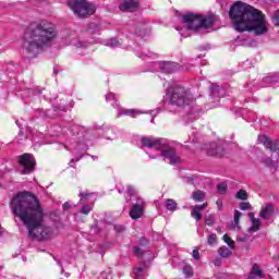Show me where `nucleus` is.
Masks as SVG:
<instances>
[{"label": "nucleus", "instance_id": "0eeeda50", "mask_svg": "<svg viewBox=\"0 0 279 279\" xmlns=\"http://www.w3.org/2000/svg\"><path fill=\"white\" fill-rule=\"evenodd\" d=\"M165 101L168 106L184 108V106L193 104V94L180 85L172 86L166 90Z\"/></svg>", "mask_w": 279, "mask_h": 279}, {"label": "nucleus", "instance_id": "a19ab883", "mask_svg": "<svg viewBox=\"0 0 279 279\" xmlns=\"http://www.w3.org/2000/svg\"><path fill=\"white\" fill-rule=\"evenodd\" d=\"M256 112L250 111L247 114V121H256Z\"/></svg>", "mask_w": 279, "mask_h": 279}, {"label": "nucleus", "instance_id": "39448f33", "mask_svg": "<svg viewBox=\"0 0 279 279\" xmlns=\"http://www.w3.org/2000/svg\"><path fill=\"white\" fill-rule=\"evenodd\" d=\"M182 21L187 26H178L175 27V29L183 38H186V36H189V34L186 33L190 29H192L193 32H197L203 27L205 29H208V27H213V25H215V17L213 15L204 16L191 13L183 15Z\"/></svg>", "mask_w": 279, "mask_h": 279}, {"label": "nucleus", "instance_id": "1a4fd4ad", "mask_svg": "<svg viewBox=\"0 0 279 279\" xmlns=\"http://www.w3.org/2000/svg\"><path fill=\"white\" fill-rule=\"evenodd\" d=\"M68 4L76 16H90L97 10L95 4L86 0H69Z\"/></svg>", "mask_w": 279, "mask_h": 279}, {"label": "nucleus", "instance_id": "2f4dec72", "mask_svg": "<svg viewBox=\"0 0 279 279\" xmlns=\"http://www.w3.org/2000/svg\"><path fill=\"white\" fill-rule=\"evenodd\" d=\"M27 138H32V136L31 135L25 136L23 134V131H20L19 135L15 137V141L21 145V143H23Z\"/></svg>", "mask_w": 279, "mask_h": 279}, {"label": "nucleus", "instance_id": "5fc2aeb1", "mask_svg": "<svg viewBox=\"0 0 279 279\" xmlns=\"http://www.w3.org/2000/svg\"><path fill=\"white\" fill-rule=\"evenodd\" d=\"M26 93H32V90H31V89H27Z\"/></svg>", "mask_w": 279, "mask_h": 279}, {"label": "nucleus", "instance_id": "f03ea898", "mask_svg": "<svg viewBox=\"0 0 279 279\" xmlns=\"http://www.w3.org/2000/svg\"><path fill=\"white\" fill-rule=\"evenodd\" d=\"M229 16L236 32H254L255 36H263L269 32L265 14L245 2L236 1L231 7Z\"/></svg>", "mask_w": 279, "mask_h": 279}, {"label": "nucleus", "instance_id": "72a5a7b5", "mask_svg": "<svg viewBox=\"0 0 279 279\" xmlns=\"http://www.w3.org/2000/svg\"><path fill=\"white\" fill-rule=\"evenodd\" d=\"M126 194H129L130 197H135V199L140 197L136 195V189H134L132 185L126 187Z\"/></svg>", "mask_w": 279, "mask_h": 279}, {"label": "nucleus", "instance_id": "3c124183", "mask_svg": "<svg viewBox=\"0 0 279 279\" xmlns=\"http://www.w3.org/2000/svg\"><path fill=\"white\" fill-rule=\"evenodd\" d=\"M247 86H248V88H251V90H254V87H252L251 84H248Z\"/></svg>", "mask_w": 279, "mask_h": 279}, {"label": "nucleus", "instance_id": "4c0bfd02", "mask_svg": "<svg viewBox=\"0 0 279 279\" xmlns=\"http://www.w3.org/2000/svg\"><path fill=\"white\" fill-rule=\"evenodd\" d=\"M217 189H218V191L220 192V193H226V191H228V184H226V183H219L218 185H217Z\"/></svg>", "mask_w": 279, "mask_h": 279}, {"label": "nucleus", "instance_id": "f704fd0d", "mask_svg": "<svg viewBox=\"0 0 279 279\" xmlns=\"http://www.w3.org/2000/svg\"><path fill=\"white\" fill-rule=\"evenodd\" d=\"M191 215L193 219H196V221H202V213H199L197 209L193 208Z\"/></svg>", "mask_w": 279, "mask_h": 279}, {"label": "nucleus", "instance_id": "8fccbe9b", "mask_svg": "<svg viewBox=\"0 0 279 279\" xmlns=\"http://www.w3.org/2000/svg\"><path fill=\"white\" fill-rule=\"evenodd\" d=\"M62 207L63 210H69V208H71V204L69 202H65Z\"/></svg>", "mask_w": 279, "mask_h": 279}, {"label": "nucleus", "instance_id": "603ef678", "mask_svg": "<svg viewBox=\"0 0 279 279\" xmlns=\"http://www.w3.org/2000/svg\"><path fill=\"white\" fill-rule=\"evenodd\" d=\"M192 143H197V141H195V138L192 140Z\"/></svg>", "mask_w": 279, "mask_h": 279}, {"label": "nucleus", "instance_id": "c756f323", "mask_svg": "<svg viewBox=\"0 0 279 279\" xmlns=\"http://www.w3.org/2000/svg\"><path fill=\"white\" fill-rule=\"evenodd\" d=\"M183 274L186 278H191L193 276V266L191 265H185L183 267Z\"/></svg>", "mask_w": 279, "mask_h": 279}, {"label": "nucleus", "instance_id": "c85d7f7f", "mask_svg": "<svg viewBox=\"0 0 279 279\" xmlns=\"http://www.w3.org/2000/svg\"><path fill=\"white\" fill-rule=\"evenodd\" d=\"M243 216V214L241 213V211H239V210H235L234 211V218H233V221H234V227L233 228H241L240 226H239V221L241 220V217Z\"/></svg>", "mask_w": 279, "mask_h": 279}, {"label": "nucleus", "instance_id": "393cba45", "mask_svg": "<svg viewBox=\"0 0 279 279\" xmlns=\"http://www.w3.org/2000/svg\"><path fill=\"white\" fill-rule=\"evenodd\" d=\"M88 33L89 34H100L101 33V26H99V24L92 23V24H89Z\"/></svg>", "mask_w": 279, "mask_h": 279}, {"label": "nucleus", "instance_id": "6e6d98bb", "mask_svg": "<svg viewBox=\"0 0 279 279\" xmlns=\"http://www.w3.org/2000/svg\"><path fill=\"white\" fill-rule=\"evenodd\" d=\"M16 123H17L19 128H21V124H19V122H16Z\"/></svg>", "mask_w": 279, "mask_h": 279}, {"label": "nucleus", "instance_id": "6ab92c4d", "mask_svg": "<svg viewBox=\"0 0 279 279\" xmlns=\"http://www.w3.org/2000/svg\"><path fill=\"white\" fill-rule=\"evenodd\" d=\"M248 218L252 221V226L250 227V232H258L260 230V219L254 217V213L248 214Z\"/></svg>", "mask_w": 279, "mask_h": 279}, {"label": "nucleus", "instance_id": "f3484780", "mask_svg": "<svg viewBox=\"0 0 279 279\" xmlns=\"http://www.w3.org/2000/svg\"><path fill=\"white\" fill-rule=\"evenodd\" d=\"M210 97L213 99H221V97H226V88L220 87L216 84L210 85Z\"/></svg>", "mask_w": 279, "mask_h": 279}, {"label": "nucleus", "instance_id": "2eb2a0df", "mask_svg": "<svg viewBox=\"0 0 279 279\" xmlns=\"http://www.w3.org/2000/svg\"><path fill=\"white\" fill-rule=\"evenodd\" d=\"M121 12H136L138 10V1L136 0H124L120 4Z\"/></svg>", "mask_w": 279, "mask_h": 279}, {"label": "nucleus", "instance_id": "f257e3e1", "mask_svg": "<svg viewBox=\"0 0 279 279\" xmlns=\"http://www.w3.org/2000/svg\"><path fill=\"white\" fill-rule=\"evenodd\" d=\"M11 210L26 226L31 239L47 241L53 236V229L45 226V213L38 198L29 192H20L11 201Z\"/></svg>", "mask_w": 279, "mask_h": 279}, {"label": "nucleus", "instance_id": "49530a36", "mask_svg": "<svg viewBox=\"0 0 279 279\" xmlns=\"http://www.w3.org/2000/svg\"><path fill=\"white\" fill-rule=\"evenodd\" d=\"M267 167H276V162L271 160V158H268L266 161Z\"/></svg>", "mask_w": 279, "mask_h": 279}, {"label": "nucleus", "instance_id": "ea45409f", "mask_svg": "<svg viewBox=\"0 0 279 279\" xmlns=\"http://www.w3.org/2000/svg\"><path fill=\"white\" fill-rule=\"evenodd\" d=\"M250 208H252L250 203H240V210H250Z\"/></svg>", "mask_w": 279, "mask_h": 279}, {"label": "nucleus", "instance_id": "864d4df0", "mask_svg": "<svg viewBox=\"0 0 279 279\" xmlns=\"http://www.w3.org/2000/svg\"><path fill=\"white\" fill-rule=\"evenodd\" d=\"M215 265H219V260H216V262H215Z\"/></svg>", "mask_w": 279, "mask_h": 279}, {"label": "nucleus", "instance_id": "cd10ccee", "mask_svg": "<svg viewBox=\"0 0 279 279\" xmlns=\"http://www.w3.org/2000/svg\"><path fill=\"white\" fill-rule=\"evenodd\" d=\"M194 202H204L205 194L202 191H196L192 194Z\"/></svg>", "mask_w": 279, "mask_h": 279}, {"label": "nucleus", "instance_id": "a211bd4d", "mask_svg": "<svg viewBox=\"0 0 279 279\" xmlns=\"http://www.w3.org/2000/svg\"><path fill=\"white\" fill-rule=\"evenodd\" d=\"M259 217H262V219H265L266 221H269V219L274 217V205L267 204L266 206L262 207Z\"/></svg>", "mask_w": 279, "mask_h": 279}, {"label": "nucleus", "instance_id": "a18cd8bd", "mask_svg": "<svg viewBox=\"0 0 279 279\" xmlns=\"http://www.w3.org/2000/svg\"><path fill=\"white\" fill-rule=\"evenodd\" d=\"M189 119H190L191 121H195V119H199V113H195V114L189 113Z\"/></svg>", "mask_w": 279, "mask_h": 279}, {"label": "nucleus", "instance_id": "aec40b11", "mask_svg": "<svg viewBox=\"0 0 279 279\" xmlns=\"http://www.w3.org/2000/svg\"><path fill=\"white\" fill-rule=\"evenodd\" d=\"M263 278V269L258 264H254L251 272L247 275V279Z\"/></svg>", "mask_w": 279, "mask_h": 279}, {"label": "nucleus", "instance_id": "423d86ee", "mask_svg": "<svg viewBox=\"0 0 279 279\" xmlns=\"http://www.w3.org/2000/svg\"><path fill=\"white\" fill-rule=\"evenodd\" d=\"M148 241L145 238L140 240L138 245L134 246L133 252L137 258H140V267L133 269L132 278L145 279V270L148 267V263L154 260V253L147 251Z\"/></svg>", "mask_w": 279, "mask_h": 279}, {"label": "nucleus", "instance_id": "c9c22d12", "mask_svg": "<svg viewBox=\"0 0 279 279\" xmlns=\"http://www.w3.org/2000/svg\"><path fill=\"white\" fill-rule=\"evenodd\" d=\"M207 243L208 245H215L217 243V234L211 233L207 236Z\"/></svg>", "mask_w": 279, "mask_h": 279}, {"label": "nucleus", "instance_id": "09e8293b", "mask_svg": "<svg viewBox=\"0 0 279 279\" xmlns=\"http://www.w3.org/2000/svg\"><path fill=\"white\" fill-rule=\"evenodd\" d=\"M58 110H61V112H66V107H54V111L58 112Z\"/></svg>", "mask_w": 279, "mask_h": 279}, {"label": "nucleus", "instance_id": "bb28decb", "mask_svg": "<svg viewBox=\"0 0 279 279\" xmlns=\"http://www.w3.org/2000/svg\"><path fill=\"white\" fill-rule=\"evenodd\" d=\"M71 45H74V47H77V49H85L88 47V43L74 39L71 41Z\"/></svg>", "mask_w": 279, "mask_h": 279}, {"label": "nucleus", "instance_id": "4be33fe9", "mask_svg": "<svg viewBox=\"0 0 279 279\" xmlns=\"http://www.w3.org/2000/svg\"><path fill=\"white\" fill-rule=\"evenodd\" d=\"M137 58H142V60H149L151 58L153 60H156L158 58V53L151 52L149 50L143 51V52H136Z\"/></svg>", "mask_w": 279, "mask_h": 279}, {"label": "nucleus", "instance_id": "79ce46f5", "mask_svg": "<svg viewBox=\"0 0 279 279\" xmlns=\"http://www.w3.org/2000/svg\"><path fill=\"white\" fill-rule=\"evenodd\" d=\"M192 256L195 260H199V250L198 248H194Z\"/></svg>", "mask_w": 279, "mask_h": 279}, {"label": "nucleus", "instance_id": "9d476101", "mask_svg": "<svg viewBox=\"0 0 279 279\" xmlns=\"http://www.w3.org/2000/svg\"><path fill=\"white\" fill-rule=\"evenodd\" d=\"M106 101H108V104H111L112 108H116L117 117H123L124 114H126V117H132L133 119H136L138 114H143V111H138L135 109H124L119 106V104H117V95L114 93L107 94Z\"/></svg>", "mask_w": 279, "mask_h": 279}, {"label": "nucleus", "instance_id": "473e14b6", "mask_svg": "<svg viewBox=\"0 0 279 279\" xmlns=\"http://www.w3.org/2000/svg\"><path fill=\"white\" fill-rule=\"evenodd\" d=\"M205 223L206 226H213L215 223V216H213L211 214H206Z\"/></svg>", "mask_w": 279, "mask_h": 279}, {"label": "nucleus", "instance_id": "412c9836", "mask_svg": "<svg viewBox=\"0 0 279 279\" xmlns=\"http://www.w3.org/2000/svg\"><path fill=\"white\" fill-rule=\"evenodd\" d=\"M207 154L208 156H223V150L220 146H217L216 143H213L207 149Z\"/></svg>", "mask_w": 279, "mask_h": 279}, {"label": "nucleus", "instance_id": "4468645a", "mask_svg": "<svg viewBox=\"0 0 279 279\" xmlns=\"http://www.w3.org/2000/svg\"><path fill=\"white\" fill-rule=\"evenodd\" d=\"M145 213V201L142 197H137L135 204L130 210L131 219H141Z\"/></svg>", "mask_w": 279, "mask_h": 279}, {"label": "nucleus", "instance_id": "dca6fc26", "mask_svg": "<svg viewBox=\"0 0 279 279\" xmlns=\"http://www.w3.org/2000/svg\"><path fill=\"white\" fill-rule=\"evenodd\" d=\"M279 85V74H269L268 76H265L262 81V88H265V86H272V88H276Z\"/></svg>", "mask_w": 279, "mask_h": 279}, {"label": "nucleus", "instance_id": "4d7b16f0", "mask_svg": "<svg viewBox=\"0 0 279 279\" xmlns=\"http://www.w3.org/2000/svg\"><path fill=\"white\" fill-rule=\"evenodd\" d=\"M151 123H154V118L151 119Z\"/></svg>", "mask_w": 279, "mask_h": 279}, {"label": "nucleus", "instance_id": "5701e85b", "mask_svg": "<svg viewBox=\"0 0 279 279\" xmlns=\"http://www.w3.org/2000/svg\"><path fill=\"white\" fill-rule=\"evenodd\" d=\"M218 254L221 256V258H228V256H232V251H230V248L227 246H221L218 250Z\"/></svg>", "mask_w": 279, "mask_h": 279}, {"label": "nucleus", "instance_id": "7c9ffc66", "mask_svg": "<svg viewBox=\"0 0 279 279\" xmlns=\"http://www.w3.org/2000/svg\"><path fill=\"white\" fill-rule=\"evenodd\" d=\"M235 198L245 202V199H247V192L245 190L238 191V193L235 194Z\"/></svg>", "mask_w": 279, "mask_h": 279}, {"label": "nucleus", "instance_id": "6e6552de", "mask_svg": "<svg viewBox=\"0 0 279 279\" xmlns=\"http://www.w3.org/2000/svg\"><path fill=\"white\" fill-rule=\"evenodd\" d=\"M60 147L72 151L75 158L71 159L70 167H73V163L80 162L81 158H84L86 151H88V145L84 142H77L75 140L68 142L66 144H60Z\"/></svg>", "mask_w": 279, "mask_h": 279}, {"label": "nucleus", "instance_id": "ddd939ff", "mask_svg": "<svg viewBox=\"0 0 279 279\" xmlns=\"http://www.w3.org/2000/svg\"><path fill=\"white\" fill-rule=\"evenodd\" d=\"M155 66H158L160 69L161 73H165L166 75H169L171 73H175L177 71H180V64L171 61H159L154 63Z\"/></svg>", "mask_w": 279, "mask_h": 279}, {"label": "nucleus", "instance_id": "f8f14e48", "mask_svg": "<svg viewBox=\"0 0 279 279\" xmlns=\"http://www.w3.org/2000/svg\"><path fill=\"white\" fill-rule=\"evenodd\" d=\"M94 195V193L80 192V204L83 205L80 210L81 215H90L95 206V201L90 202V197H93Z\"/></svg>", "mask_w": 279, "mask_h": 279}, {"label": "nucleus", "instance_id": "37998d69", "mask_svg": "<svg viewBox=\"0 0 279 279\" xmlns=\"http://www.w3.org/2000/svg\"><path fill=\"white\" fill-rule=\"evenodd\" d=\"M206 206H208L207 204H203V205H195L194 209L198 210V213H201V210H205Z\"/></svg>", "mask_w": 279, "mask_h": 279}, {"label": "nucleus", "instance_id": "58836bf2", "mask_svg": "<svg viewBox=\"0 0 279 279\" xmlns=\"http://www.w3.org/2000/svg\"><path fill=\"white\" fill-rule=\"evenodd\" d=\"M272 23L277 27H279V11H276L275 14L272 15Z\"/></svg>", "mask_w": 279, "mask_h": 279}, {"label": "nucleus", "instance_id": "20e7f679", "mask_svg": "<svg viewBox=\"0 0 279 279\" xmlns=\"http://www.w3.org/2000/svg\"><path fill=\"white\" fill-rule=\"evenodd\" d=\"M142 145L146 147L148 158H163L169 165H178L182 162L180 155L175 151L173 143L165 138L157 137H142Z\"/></svg>", "mask_w": 279, "mask_h": 279}, {"label": "nucleus", "instance_id": "de8ad7c7", "mask_svg": "<svg viewBox=\"0 0 279 279\" xmlns=\"http://www.w3.org/2000/svg\"><path fill=\"white\" fill-rule=\"evenodd\" d=\"M80 131V126H77V125H74V126H72V129H71V133L73 134V136H74V134L76 133L77 134V132Z\"/></svg>", "mask_w": 279, "mask_h": 279}, {"label": "nucleus", "instance_id": "9b49d317", "mask_svg": "<svg viewBox=\"0 0 279 279\" xmlns=\"http://www.w3.org/2000/svg\"><path fill=\"white\" fill-rule=\"evenodd\" d=\"M19 162L22 168V173L24 175L34 172V169L36 167V158H34V155L25 153L22 156H20Z\"/></svg>", "mask_w": 279, "mask_h": 279}, {"label": "nucleus", "instance_id": "b1692460", "mask_svg": "<svg viewBox=\"0 0 279 279\" xmlns=\"http://www.w3.org/2000/svg\"><path fill=\"white\" fill-rule=\"evenodd\" d=\"M166 208H167V210L174 213V210H177V208H178V203H175V201L169 198L166 201Z\"/></svg>", "mask_w": 279, "mask_h": 279}, {"label": "nucleus", "instance_id": "a878e982", "mask_svg": "<svg viewBox=\"0 0 279 279\" xmlns=\"http://www.w3.org/2000/svg\"><path fill=\"white\" fill-rule=\"evenodd\" d=\"M105 45L106 47H111V48L121 47V43L117 38H110L106 40Z\"/></svg>", "mask_w": 279, "mask_h": 279}, {"label": "nucleus", "instance_id": "e433bc0d", "mask_svg": "<svg viewBox=\"0 0 279 279\" xmlns=\"http://www.w3.org/2000/svg\"><path fill=\"white\" fill-rule=\"evenodd\" d=\"M223 241L229 247H231V250H234V242L228 236V234L223 235Z\"/></svg>", "mask_w": 279, "mask_h": 279}, {"label": "nucleus", "instance_id": "7ed1b4c3", "mask_svg": "<svg viewBox=\"0 0 279 279\" xmlns=\"http://www.w3.org/2000/svg\"><path fill=\"white\" fill-rule=\"evenodd\" d=\"M56 38H58L56 25L47 21L33 22L24 33L23 51L28 58H36L40 51L51 47Z\"/></svg>", "mask_w": 279, "mask_h": 279}, {"label": "nucleus", "instance_id": "c03bdc74", "mask_svg": "<svg viewBox=\"0 0 279 279\" xmlns=\"http://www.w3.org/2000/svg\"><path fill=\"white\" fill-rule=\"evenodd\" d=\"M114 230L116 232H123V230H125V227H123V225H116Z\"/></svg>", "mask_w": 279, "mask_h": 279}]
</instances>
